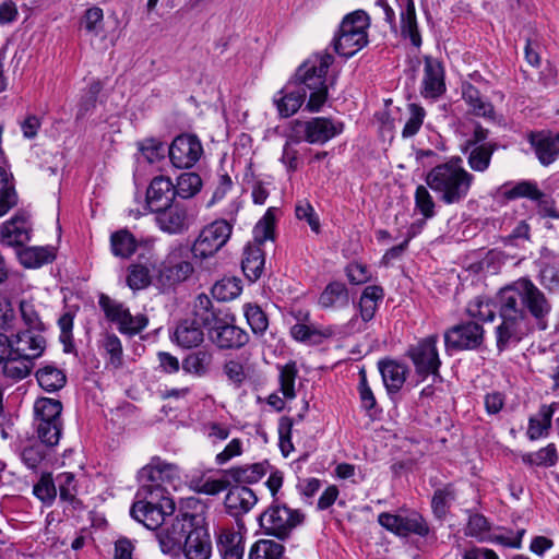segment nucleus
Wrapping results in <instances>:
<instances>
[{"label":"nucleus","mask_w":559,"mask_h":559,"mask_svg":"<svg viewBox=\"0 0 559 559\" xmlns=\"http://www.w3.org/2000/svg\"><path fill=\"white\" fill-rule=\"evenodd\" d=\"M429 525L418 513L413 512L406 516L402 515L397 536L407 537L411 534L426 537L429 534Z\"/></svg>","instance_id":"49530a36"},{"label":"nucleus","mask_w":559,"mask_h":559,"mask_svg":"<svg viewBox=\"0 0 559 559\" xmlns=\"http://www.w3.org/2000/svg\"><path fill=\"white\" fill-rule=\"evenodd\" d=\"M139 481L141 485L136 491L134 502H142L143 504L155 507L160 506L170 511L175 510V503L169 497L167 487L148 479H139Z\"/></svg>","instance_id":"393cba45"},{"label":"nucleus","mask_w":559,"mask_h":559,"mask_svg":"<svg viewBox=\"0 0 559 559\" xmlns=\"http://www.w3.org/2000/svg\"><path fill=\"white\" fill-rule=\"evenodd\" d=\"M378 368L386 391L397 393L405 383L407 367L393 359H383L378 362Z\"/></svg>","instance_id":"c756f323"},{"label":"nucleus","mask_w":559,"mask_h":559,"mask_svg":"<svg viewBox=\"0 0 559 559\" xmlns=\"http://www.w3.org/2000/svg\"><path fill=\"white\" fill-rule=\"evenodd\" d=\"M401 36L409 39L415 48H420L423 44L414 0H406L405 8L400 16Z\"/></svg>","instance_id":"2f4dec72"},{"label":"nucleus","mask_w":559,"mask_h":559,"mask_svg":"<svg viewBox=\"0 0 559 559\" xmlns=\"http://www.w3.org/2000/svg\"><path fill=\"white\" fill-rule=\"evenodd\" d=\"M424 76L420 93L425 98H438L445 92L442 63L430 56L424 58Z\"/></svg>","instance_id":"aec40b11"},{"label":"nucleus","mask_w":559,"mask_h":559,"mask_svg":"<svg viewBox=\"0 0 559 559\" xmlns=\"http://www.w3.org/2000/svg\"><path fill=\"white\" fill-rule=\"evenodd\" d=\"M201 311H211V299L205 294L197 297L192 318L181 320L171 334V341L185 349L195 348L204 342V323L200 320Z\"/></svg>","instance_id":"6e6552de"},{"label":"nucleus","mask_w":559,"mask_h":559,"mask_svg":"<svg viewBox=\"0 0 559 559\" xmlns=\"http://www.w3.org/2000/svg\"><path fill=\"white\" fill-rule=\"evenodd\" d=\"M17 258L23 266L36 269L51 263L56 254L51 247H26L17 251Z\"/></svg>","instance_id":"f704fd0d"},{"label":"nucleus","mask_w":559,"mask_h":559,"mask_svg":"<svg viewBox=\"0 0 559 559\" xmlns=\"http://www.w3.org/2000/svg\"><path fill=\"white\" fill-rule=\"evenodd\" d=\"M277 95L278 97H274V103L280 116L283 118H288L296 114L306 99L305 91L295 87L290 81L277 93Z\"/></svg>","instance_id":"c85d7f7f"},{"label":"nucleus","mask_w":559,"mask_h":559,"mask_svg":"<svg viewBox=\"0 0 559 559\" xmlns=\"http://www.w3.org/2000/svg\"><path fill=\"white\" fill-rule=\"evenodd\" d=\"M334 62V57L326 52H317L305 60L296 70L290 82L298 90L309 93L306 109L310 112H318L328 98L326 73Z\"/></svg>","instance_id":"7ed1b4c3"},{"label":"nucleus","mask_w":559,"mask_h":559,"mask_svg":"<svg viewBox=\"0 0 559 559\" xmlns=\"http://www.w3.org/2000/svg\"><path fill=\"white\" fill-rule=\"evenodd\" d=\"M349 301L348 289L342 282H331L326 285L319 297V305L324 308L347 306Z\"/></svg>","instance_id":"4c0bfd02"},{"label":"nucleus","mask_w":559,"mask_h":559,"mask_svg":"<svg viewBox=\"0 0 559 559\" xmlns=\"http://www.w3.org/2000/svg\"><path fill=\"white\" fill-rule=\"evenodd\" d=\"M33 493L47 506L53 503L57 497V487L51 474L41 475L40 479L33 487Z\"/></svg>","instance_id":"13d9d810"},{"label":"nucleus","mask_w":559,"mask_h":559,"mask_svg":"<svg viewBox=\"0 0 559 559\" xmlns=\"http://www.w3.org/2000/svg\"><path fill=\"white\" fill-rule=\"evenodd\" d=\"M270 464L267 461L234 466L224 469V475L229 477L230 485L246 486V484H255L262 479L269 472Z\"/></svg>","instance_id":"bb28decb"},{"label":"nucleus","mask_w":559,"mask_h":559,"mask_svg":"<svg viewBox=\"0 0 559 559\" xmlns=\"http://www.w3.org/2000/svg\"><path fill=\"white\" fill-rule=\"evenodd\" d=\"M425 181L440 202L456 205L468 197L475 176L464 168L463 159L455 156L432 167L427 173Z\"/></svg>","instance_id":"f03ea898"},{"label":"nucleus","mask_w":559,"mask_h":559,"mask_svg":"<svg viewBox=\"0 0 559 559\" xmlns=\"http://www.w3.org/2000/svg\"><path fill=\"white\" fill-rule=\"evenodd\" d=\"M36 380L41 389L47 392L61 390L67 383V376L62 369L53 365H46L35 373Z\"/></svg>","instance_id":"58836bf2"},{"label":"nucleus","mask_w":559,"mask_h":559,"mask_svg":"<svg viewBox=\"0 0 559 559\" xmlns=\"http://www.w3.org/2000/svg\"><path fill=\"white\" fill-rule=\"evenodd\" d=\"M370 25L368 14L357 10L347 14L341 25L338 34L334 38L335 51L345 58H350L368 44L367 29Z\"/></svg>","instance_id":"423d86ee"},{"label":"nucleus","mask_w":559,"mask_h":559,"mask_svg":"<svg viewBox=\"0 0 559 559\" xmlns=\"http://www.w3.org/2000/svg\"><path fill=\"white\" fill-rule=\"evenodd\" d=\"M300 142L301 141H295L294 130H292V127L289 126L288 132L286 133V141L283 146L281 162L290 173L296 171L298 168V151L295 148V145Z\"/></svg>","instance_id":"680f3d73"},{"label":"nucleus","mask_w":559,"mask_h":559,"mask_svg":"<svg viewBox=\"0 0 559 559\" xmlns=\"http://www.w3.org/2000/svg\"><path fill=\"white\" fill-rule=\"evenodd\" d=\"M485 330L473 321L456 324L444 332V345L448 352L473 350L484 343Z\"/></svg>","instance_id":"2eb2a0df"},{"label":"nucleus","mask_w":559,"mask_h":559,"mask_svg":"<svg viewBox=\"0 0 559 559\" xmlns=\"http://www.w3.org/2000/svg\"><path fill=\"white\" fill-rule=\"evenodd\" d=\"M538 281L548 294H559V269L544 264L538 272Z\"/></svg>","instance_id":"338daca9"},{"label":"nucleus","mask_w":559,"mask_h":559,"mask_svg":"<svg viewBox=\"0 0 559 559\" xmlns=\"http://www.w3.org/2000/svg\"><path fill=\"white\" fill-rule=\"evenodd\" d=\"M496 308L500 320L495 328L499 353L516 346L534 331H546L552 312L546 293L528 277H520L500 288Z\"/></svg>","instance_id":"f257e3e1"},{"label":"nucleus","mask_w":559,"mask_h":559,"mask_svg":"<svg viewBox=\"0 0 559 559\" xmlns=\"http://www.w3.org/2000/svg\"><path fill=\"white\" fill-rule=\"evenodd\" d=\"M1 365L3 377L12 382L25 379L31 374L32 369L34 368L33 361L17 357V355H12L11 350L8 353L7 358L1 362Z\"/></svg>","instance_id":"c9c22d12"},{"label":"nucleus","mask_w":559,"mask_h":559,"mask_svg":"<svg viewBox=\"0 0 559 559\" xmlns=\"http://www.w3.org/2000/svg\"><path fill=\"white\" fill-rule=\"evenodd\" d=\"M181 550H183L187 559H209L212 551L211 538L207 530L198 525L190 534L186 536V543Z\"/></svg>","instance_id":"a878e982"},{"label":"nucleus","mask_w":559,"mask_h":559,"mask_svg":"<svg viewBox=\"0 0 559 559\" xmlns=\"http://www.w3.org/2000/svg\"><path fill=\"white\" fill-rule=\"evenodd\" d=\"M189 252L188 246L182 243L171 247L160 271L162 276L171 284L183 282L190 277L194 269L189 261Z\"/></svg>","instance_id":"a211bd4d"},{"label":"nucleus","mask_w":559,"mask_h":559,"mask_svg":"<svg viewBox=\"0 0 559 559\" xmlns=\"http://www.w3.org/2000/svg\"><path fill=\"white\" fill-rule=\"evenodd\" d=\"M542 416L543 419H537L534 417L530 418L526 433L531 440H537L544 435H547L548 429L551 426L552 409L543 407Z\"/></svg>","instance_id":"0e129e2a"},{"label":"nucleus","mask_w":559,"mask_h":559,"mask_svg":"<svg viewBox=\"0 0 559 559\" xmlns=\"http://www.w3.org/2000/svg\"><path fill=\"white\" fill-rule=\"evenodd\" d=\"M56 481L59 489L60 500L68 502L73 507L80 504V501L76 498L78 481L75 479L74 474L69 472L60 473L57 475Z\"/></svg>","instance_id":"8fccbe9b"},{"label":"nucleus","mask_w":559,"mask_h":559,"mask_svg":"<svg viewBox=\"0 0 559 559\" xmlns=\"http://www.w3.org/2000/svg\"><path fill=\"white\" fill-rule=\"evenodd\" d=\"M304 520L305 515L300 510L290 509L278 499H273L269 508L258 518L260 527L265 535L274 536L282 540L288 538Z\"/></svg>","instance_id":"0eeeda50"},{"label":"nucleus","mask_w":559,"mask_h":559,"mask_svg":"<svg viewBox=\"0 0 559 559\" xmlns=\"http://www.w3.org/2000/svg\"><path fill=\"white\" fill-rule=\"evenodd\" d=\"M297 367L295 361H289L280 370L281 392L286 399L295 397V380L297 378Z\"/></svg>","instance_id":"052dcab7"},{"label":"nucleus","mask_w":559,"mask_h":559,"mask_svg":"<svg viewBox=\"0 0 559 559\" xmlns=\"http://www.w3.org/2000/svg\"><path fill=\"white\" fill-rule=\"evenodd\" d=\"M466 312L469 317L485 322L492 321L496 317L492 301L484 296H477L472 299L467 304Z\"/></svg>","instance_id":"864d4df0"},{"label":"nucleus","mask_w":559,"mask_h":559,"mask_svg":"<svg viewBox=\"0 0 559 559\" xmlns=\"http://www.w3.org/2000/svg\"><path fill=\"white\" fill-rule=\"evenodd\" d=\"M45 448V444H43L41 442H34L29 445L24 447L21 450L20 457L28 468L35 469L47 456Z\"/></svg>","instance_id":"e2e57ef3"},{"label":"nucleus","mask_w":559,"mask_h":559,"mask_svg":"<svg viewBox=\"0 0 559 559\" xmlns=\"http://www.w3.org/2000/svg\"><path fill=\"white\" fill-rule=\"evenodd\" d=\"M138 477L139 479L156 481L165 487L169 485L174 488L180 479L178 466L167 463L158 456L153 457L150 464L141 468Z\"/></svg>","instance_id":"4be33fe9"},{"label":"nucleus","mask_w":559,"mask_h":559,"mask_svg":"<svg viewBox=\"0 0 559 559\" xmlns=\"http://www.w3.org/2000/svg\"><path fill=\"white\" fill-rule=\"evenodd\" d=\"M242 290L241 282L236 277H224L217 281L212 289V296L218 301H229L240 295Z\"/></svg>","instance_id":"de8ad7c7"},{"label":"nucleus","mask_w":559,"mask_h":559,"mask_svg":"<svg viewBox=\"0 0 559 559\" xmlns=\"http://www.w3.org/2000/svg\"><path fill=\"white\" fill-rule=\"evenodd\" d=\"M383 289L380 286H367L359 299V310L362 321H370L377 311L378 301L383 298Z\"/></svg>","instance_id":"ea45409f"},{"label":"nucleus","mask_w":559,"mask_h":559,"mask_svg":"<svg viewBox=\"0 0 559 559\" xmlns=\"http://www.w3.org/2000/svg\"><path fill=\"white\" fill-rule=\"evenodd\" d=\"M528 142L543 166H549L559 157V133L550 131L533 132L528 136Z\"/></svg>","instance_id":"5701e85b"},{"label":"nucleus","mask_w":559,"mask_h":559,"mask_svg":"<svg viewBox=\"0 0 559 559\" xmlns=\"http://www.w3.org/2000/svg\"><path fill=\"white\" fill-rule=\"evenodd\" d=\"M409 117L402 130L403 138L414 136L420 129L425 118V109L416 104L408 105Z\"/></svg>","instance_id":"774afa93"},{"label":"nucleus","mask_w":559,"mask_h":559,"mask_svg":"<svg viewBox=\"0 0 559 559\" xmlns=\"http://www.w3.org/2000/svg\"><path fill=\"white\" fill-rule=\"evenodd\" d=\"M504 198L508 200H515L525 198L531 201L540 199L543 191L538 188L537 182L532 180H522L516 182L511 189L504 191Z\"/></svg>","instance_id":"5fc2aeb1"},{"label":"nucleus","mask_w":559,"mask_h":559,"mask_svg":"<svg viewBox=\"0 0 559 559\" xmlns=\"http://www.w3.org/2000/svg\"><path fill=\"white\" fill-rule=\"evenodd\" d=\"M155 214V224L165 234L182 235L195 221V209L181 201H176Z\"/></svg>","instance_id":"ddd939ff"},{"label":"nucleus","mask_w":559,"mask_h":559,"mask_svg":"<svg viewBox=\"0 0 559 559\" xmlns=\"http://www.w3.org/2000/svg\"><path fill=\"white\" fill-rule=\"evenodd\" d=\"M294 130L295 141L310 144H324L344 130V123L326 117H314L302 121L295 119L289 124Z\"/></svg>","instance_id":"1a4fd4ad"},{"label":"nucleus","mask_w":559,"mask_h":559,"mask_svg":"<svg viewBox=\"0 0 559 559\" xmlns=\"http://www.w3.org/2000/svg\"><path fill=\"white\" fill-rule=\"evenodd\" d=\"M213 362V353L207 348H201L187 355L182 360V369L198 377L205 376Z\"/></svg>","instance_id":"e433bc0d"},{"label":"nucleus","mask_w":559,"mask_h":559,"mask_svg":"<svg viewBox=\"0 0 559 559\" xmlns=\"http://www.w3.org/2000/svg\"><path fill=\"white\" fill-rule=\"evenodd\" d=\"M284 546L270 539L254 543L249 551L248 559H281Z\"/></svg>","instance_id":"3c124183"},{"label":"nucleus","mask_w":559,"mask_h":559,"mask_svg":"<svg viewBox=\"0 0 559 559\" xmlns=\"http://www.w3.org/2000/svg\"><path fill=\"white\" fill-rule=\"evenodd\" d=\"M168 154L171 164L177 168H190L203 154V146L194 134L183 133L174 139Z\"/></svg>","instance_id":"dca6fc26"},{"label":"nucleus","mask_w":559,"mask_h":559,"mask_svg":"<svg viewBox=\"0 0 559 559\" xmlns=\"http://www.w3.org/2000/svg\"><path fill=\"white\" fill-rule=\"evenodd\" d=\"M462 95L473 115L490 120L495 119L492 104L486 100L474 85L469 83L463 85Z\"/></svg>","instance_id":"72a5a7b5"},{"label":"nucleus","mask_w":559,"mask_h":559,"mask_svg":"<svg viewBox=\"0 0 559 559\" xmlns=\"http://www.w3.org/2000/svg\"><path fill=\"white\" fill-rule=\"evenodd\" d=\"M99 307L110 322L117 324L120 333L133 336L141 333L148 324V318L139 313L132 316L124 304L102 294L98 299Z\"/></svg>","instance_id":"9b49d317"},{"label":"nucleus","mask_w":559,"mask_h":559,"mask_svg":"<svg viewBox=\"0 0 559 559\" xmlns=\"http://www.w3.org/2000/svg\"><path fill=\"white\" fill-rule=\"evenodd\" d=\"M62 403L50 397H39L34 404V421L62 420Z\"/></svg>","instance_id":"79ce46f5"},{"label":"nucleus","mask_w":559,"mask_h":559,"mask_svg":"<svg viewBox=\"0 0 559 559\" xmlns=\"http://www.w3.org/2000/svg\"><path fill=\"white\" fill-rule=\"evenodd\" d=\"M200 320L207 330L211 342L223 350H237L250 340L248 332L236 325V317L228 310L215 307L211 301V311H201Z\"/></svg>","instance_id":"20e7f679"},{"label":"nucleus","mask_w":559,"mask_h":559,"mask_svg":"<svg viewBox=\"0 0 559 559\" xmlns=\"http://www.w3.org/2000/svg\"><path fill=\"white\" fill-rule=\"evenodd\" d=\"M197 516L189 513L177 515L170 524L164 523L156 536L162 551L165 554H177L186 543V536L194 530Z\"/></svg>","instance_id":"4468645a"},{"label":"nucleus","mask_w":559,"mask_h":559,"mask_svg":"<svg viewBox=\"0 0 559 559\" xmlns=\"http://www.w3.org/2000/svg\"><path fill=\"white\" fill-rule=\"evenodd\" d=\"M37 438L46 448L56 447L62 436V420L34 421Z\"/></svg>","instance_id":"a19ab883"},{"label":"nucleus","mask_w":559,"mask_h":559,"mask_svg":"<svg viewBox=\"0 0 559 559\" xmlns=\"http://www.w3.org/2000/svg\"><path fill=\"white\" fill-rule=\"evenodd\" d=\"M111 251L116 257L130 258L136 249L134 236L127 229H121L110 236Z\"/></svg>","instance_id":"c03bdc74"},{"label":"nucleus","mask_w":559,"mask_h":559,"mask_svg":"<svg viewBox=\"0 0 559 559\" xmlns=\"http://www.w3.org/2000/svg\"><path fill=\"white\" fill-rule=\"evenodd\" d=\"M233 226L225 219H216L204 226L197 239L193 241L190 251L194 258L204 260L213 257L228 241Z\"/></svg>","instance_id":"9d476101"},{"label":"nucleus","mask_w":559,"mask_h":559,"mask_svg":"<svg viewBox=\"0 0 559 559\" xmlns=\"http://www.w3.org/2000/svg\"><path fill=\"white\" fill-rule=\"evenodd\" d=\"M245 317L254 335L262 336L265 333L269 326V319L261 307L251 304L246 305Z\"/></svg>","instance_id":"6e6d98bb"},{"label":"nucleus","mask_w":559,"mask_h":559,"mask_svg":"<svg viewBox=\"0 0 559 559\" xmlns=\"http://www.w3.org/2000/svg\"><path fill=\"white\" fill-rule=\"evenodd\" d=\"M32 224L28 216L17 213L0 227V243L5 247L20 248L31 240Z\"/></svg>","instance_id":"6ab92c4d"},{"label":"nucleus","mask_w":559,"mask_h":559,"mask_svg":"<svg viewBox=\"0 0 559 559\" xmlns=\"http://www.w3.org/2000/svg\"><path fill=\"white\" fill-rule=\"evenodd\" d=\"M258 501L259 499L251 488L230 485L224 499V508L226 513L235 519L238 526L243 527L242 516L249 513Z\"/></svg>","instance_id":"f3484780"},{"label":"nucleus","mask_w":559,"mask_h":559,"mask_svg":"<svg viewBox=\"0 0 559 559\" xmlns=\"http://www.w3.org/2000/svg\"><path fill=\"white\" fill-rule=\"evenodd\" d=\"M455 499V492L451 485L437 489L432 496L431 508L438 519L447 515L451 502Z\"/></svg>","instance_id":"4d7b16f0"},{"label":"nucleus","mask_w":559,"mask_h":559,"mask_svg":"<svg viewBox=\"0 0 559 559\" xmlns=\"http://www.w3.org/2000/svg\"><path fill=\"white\" fill-rule=\"evenodd\" d=\"M175 185L164 176L155 177L146 190V204L152 213L176 202Z\"/></svg>","instance_id":"b1692460"},{"label":"nucleus","mask_w":559,"mask_h":559,"mask_svg":"<svg viewBox=\"0 0 559 559\" xmlns=\"http://www.w3.org/2000/svg\"><path fill=\"white\" fill-rule=\"evenodd\" d=\"M154 265L155 263L150 259H146L144 263L131 264L128 267L127 285L133 290L147 287L151 284V267H154Z\"/></svg>","instance_id":"37998d69"},{"label":"nucleus","mask_w":559,"mask_h":559,"mask_svg":"<svg viewBox=\"0 0 559 559\" xmlns=\"http://www.w3.org/2000/svg\"><path fill=\"white\" fill-rule=\"evenodd\" d=\"M217 548L223 559H242L243 537L234 530H223L218 536Z\"/></svg>","instance_id":"473e14b6"},{"label":"nucleus","mask_w":559,"mask_h":559,"mask_svg":"<svg viewBox=\"0 0 559 559\" xmlns=\"http://www.w3.org/2000/svg\"><path fill=\"white\" fill-rule=\"evenodd\" d=\"M438 340V335L432 334L411 345L407 349V356L413 361L416 373L423 379L428 376H432L433 379H441L439 372L441 360L437 348Z\"/></svg>","instance_id":"f8f14e48"},{"label":"nucleus","mask_w":559,"mask_h":559,"mask_svg":"<svg viewBox=\"0 0 559 559\" xmlns=\"http://www.w3.org/2000/svg\"><path fill=\"white\" fill-rule=\"evenodd\" d=\"M415 207L426 218H432L436 214V202L427 187L419 185L415 191Z\"/></svg>","instance_id":"69168bd1"},{"label":"nucleus","mask_w":559,"mask_h":559,"mask_svg":"<svg viewBox=\"0 0 559 559\" xmlns=\"http://www.w3.org/2000/svg\"><path fill=\"white\" fill-rule=\"evenodd\" d=\"M202 187V179L197 173H183L177 178L175 193L181 199L193 198Z\"/></svg>","instance_id":"603ef678"},{"label":"nucleus","mask_w":559,"mask_h":559,"mask_svg":"<svg viewBox=\"0 0 559 559\" xmlns=\"http://www.w3.org/2000/svg\"><path fill=\"white\" fill-rule=\"evenodd\" d=\"M274 223V214L269 209L253 228L254 242L248 243L243 249L241 267L250 282L258 281L263 273L265 259L261 245L269 239H273Z\"/></svg>","instance_id":"39448f33"},{"label":"nucleus","mask_w":559,"mask_h":559,"mask_svg":"<svg viewBox=\"0 0 559 559\" xmlns=\"http://www.w3.org/2000/svg\"><path fill=\"white\" fill-rule=\"evenodd\" d=\"M10 350L12 355H17L34 362L40 357L46 348L44 336L35 334L31 330H25L11 335Z\"/></svg>","instance_id":"412c9836"},{"label":"nucleus","mask_w":559,"mask_h":559,"mask_svg":"<svg viewBox=\"0 0 559 559\" xmlns=\"http://www.w3.org/2000/svg\"><path fill=\"white\" fill-rule=\"evenodd\" d=\"M17 204V194L10 182V175L0 167V217Z\"/></svg>","instance_id":"09e8293b"},{"label":"nucleus","mask_w":559,"mask_h":559,"mask_svg":"<svg viewBox=\"0 0 559 559\" xmlns=\"http://www.w3.org/2000/svg\"><path fill=\"white\" fill-rule=\"evenodd\" d=\"M174 511L163 507L147 506L142 502H133L130 514L148 530H157L165 523L166 515Z\"/></svg>","instance_id":"cd10ccee"},{"label":"nucleus","mask_w":559,"mask_h":559,"mask_svg":"<svg viewBox=\"0 0 559 559\" xmlns=\"http://www.w3.org/2000/svg\"><path fill=\"white\" fill-rule=\"evenodd\" d=\"M496 142H487L478 146H464L467 165L475 173H485L489 169L493 153L497 151Z\"/></svg>","instance_id":"7c9ffc66"},{"label":"nucleus","mask_w":559,"mask_h":559,"mask_svg":"<svg viewBox=\"0 0 559 559\" xmlns=\"http://www.w3.org/2000/svg\"><path fill=\"white\" fill-rule=\"evenodd\" d=\"M558 459L557 448L554 443H549L536 452L522 455V462L528 466L551 467L557 464Z\"/></svg>","instance_id":"a18cd8bd"},{"label":"nucleus","mask_w":559,"mask_h":559,"mask_svg":"<svg viewBox=\"0 0 559 559\" xmlns=\"http://www.w3.org/2000/svg\"><path fill=\"white\" fill-rule=\"evenodd\" d=\"M81 27L90 35L97 36L104 28V13L98 7L87 9L81 20Z\"/></svg>","instance_id":"bf43d9fd"}]
</instances>
